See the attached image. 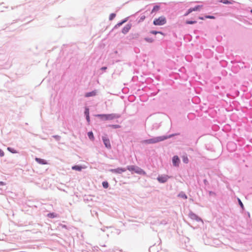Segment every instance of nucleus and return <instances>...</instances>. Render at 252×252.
Returning a JSON list of instances; mask_svg holds the SVG:
<instances>
[{"mask_svg": "<svg viewBox=\"0 0 252 252\" xmlns=\"http://www.w3.org/2000/svg\"><path fill=\"white\" fill-rule=\"evenodd\" d=\"M238 201H239V203L240 205L241 206V207L242 208H243L244 206H243V204L242 202H241V201L239 199H238Z\"/></svg>", "mask_w": 252, "mask_h": 252, "instance_id": "28", "label": "nucleus"}, {"mask_svg": "<svg viewBox=\"0 0 252 252\" xmlns=\"http://www.w3.org/2000/svg\"><path fill=\"white\" fill-rule=\"evenodd\" d=\"M191 12H189V9L188 10V12L185 14V16H187L188 15H189V13H190Z\"/></svg>", "mask_w": 252, "mask_h": 252, "instance_id": "32", "label": "nucleus"}, {"mask_svg": "<svg viewBox=\"0 0 252 252\" xmlns=\"http://www.w3.org/2000/svg\"><path fill=\"white\" fill-rule=\"evenodd\" d=\"M3 156H4V153L3 152H0V156L3 157Z\"/></svg>", "mask_w": 252, "mask_h": 252, "instance_id": "31", "label": "nucleus"}, {"mask_svg": "<svg viewBox=\"0 0 252 252\" xmlns=\"http://www.w3.org/2000/svg\"><path fill=\"white\" fill-rule=\"evenodd\" d=\"M173 164L174 166H178L180 162V159L178 156H175L172 159Z\"/></svg>", "mask_w": 252, "mask_h": 252, "instance_id": "8", "label": "nucleus"}, {"mask_svg": "<svg viewBox=\"0 0 252 252\" xmlns=\"http://www.w3.org/2000/svg\"><path fill=\"white\" fill-rule=\"evenodd\" d=\"M126 22V21H123V22H121V23H118V26H121V25H122L124 22Z\"/></svg>", "mask_w": 252, "mask_h": 252, "instance_id": "30", "label": "nucleus"}, {"mask_svg": "<svg viewBox=\"0 0 252 252\" xmlns=\"http://www.w3.org/2000/svg\"><path fill=\"white\" fill-rule=\"evenodd\" d=\"M86 119H87V120L88 122V123H89V122H90V117H89V116H86Z\"/></svg>", "mask_w": 252, "mask_h": 252, "instance_id": "29", "label": "nucleus"}, {"mask_svg": "<svg viewBox=\"0 0 252 252\" xmlns=\"http://www.w3.org/2000/svg\"><path fill=\"white\" fill-rule=\"evenodd\" d=\"M166 137H158L155 139H151L148 140V143H155L166 139Z\"/></svg>", "mask_w": 252, "mask_h": 252, "instance_id": "4", "label": "nucleus"}, {"mask_svg": "<svg viewBox=\"0 0 252 252\" xmlns=\"http://www.w3.org/2000/svg\"><path fill=\"white\" fill-rule=\"evenodd\" d=\"M102 186L105 189H107L109 186V184L107 182H103L102 183Z\"/></svg>", "mask_w": 252, "mask_h": 252, "instance_id": "17", "label": "nucleus"}, {"mask_svg": "<svg viewBox=\"0 0 252 252\" xmlns=\"http://www.w3.org/2000/svg\"><path fill=\"white\" fill-rule=\"evenodd\" d=\"M202 7V5H197L193 8H190L189 9V12H192V11L199 10Z\"/></svg>", "mask_w": 252, "mask_h": 252, "instance_id": "11", "label": "nucleus"}, {"mask_svg": "<svg viewBox=\"0 0 252 252\" xmlns=\"http://www.w3.org/2000/svg\"><path fill=\"white\" fill-rule=\"evenodd\" d=\"M159 8V7L158 5H156L154 7L152 11V12H153L154 11H158V9Z\"/></svg>", "mask_w": 252, "mask_h": 252, "instance_id": "19", "label": "nucleus"}, {"mask_svg": "<svg viewBox=\"0 0 252 252\" xmlns=\"http://www.w3.org/2000/svg\"><path fill=\"white\" fill-rule=\"evenodd\" d=\"M127 170L130 171H134L135 173L140 174H145V171L141 169L140 168L134 166V165H129L127 167Z\"/></svg>", "mask_w": 252, "mask_h": 252, "instance_id": "2", "label": "nucleus"}, {"mask_svg": "<svg viewBox=\"0 0 252 252\" xmlns=\"http://www.w3.org/2000/svg\"><path fill=\"white\" fill-rule=\"evenodd\" d=\"M98 117H99L102 120H111L115 118H118L120 116L119 115L110 114H99L97 115Z\"/></svg>", "mask_w": 252, "mask_h": 252, "instance_id": "1", "label": "nucleus"}, {"mask_svg": "<svg viewBox=\"0 0 252 252\" xmlns=\"http://www.w3.org/2000/svg\"><path fill=\"white\" fill-rule=\"evenodd\" d=\"M85 114L86 115V116H89V110L88 108H86Z\"/></svg>", "mask_w": 252, "mask_h": 252, "instance_id": "24", "label": "nucleus"}, {"mask_svg": "<svg viewBox=\"0 0 252 252\" xmlns=\"http://www.w3.org/2000/svg\"><path fill=\"white\" fill-rule=\"evenodd\" d=\"M183 161L184 162H185L186 163H188V161H189V159H188V157L187 156H183Z\"/></svg>", "mask_w": 252, "mask_h": 252, "instance_id": "16", "label": "nucleus"}, {"mask_svg": "<svg viewBox=\"0 0 252 252\" xmlns=\"http://www.w3.org/2000/svg\"><path fill=\"white\" fill-rule=\"evenodd\" d=\"M251 12L252 13V9L251 10Z\"/></svg>", "mask_w": 252, "mask_h": 252, "instance_id": "36", "label": "nucleus"}, {"mask_svg": "<svg viewBox=\"0 0 252 252\" xmlns=\"http://www.w3.org/2000/svg\"><path fill=\"white\" fill-rule=\"evenodd\" d=\"M110 171L111 172L114 173L121 174L123 172H125L126 170L125 168H117L116 169H111Z\"/></svg>", "mask_w": 252, "mask_h": 252, "instance_id": "6", "label": "nucleus"}, {"mask_svg": "<svg viewBox=\"0 0 252 252\" xmlns=\"http://www.w3.org/2000/svg\"><path fill=\"white\" fill-rule=\"evenodd\" d=\"M112 126V127L115 128H120V126L119 125H112V126Z\"/></svg>", "mask_w": 252, "mask_h": 252, "instance_id": "25", "label": "nucleus"}, {"mask_svg": "<svg viewBox=\"0 0 252 252\" xmlns=\"http://www.w3.org/2000/svg\"><path fill=\"white\" fill-rule=\"evenodd\" d=\"M145 40L149 42H152L153 41V39L151 38H145Z\"/></svg>", "mask_w": 252, "mask_h": 252, "instance_id": "26", "label": "nucleus"}, {"mask_svg": "<svg viewBox=\"0 0 252 252\" xmlns=\"http://www.w3.org/2000/svg\"><path fill=\"white\" fill-rule=\"evenodd\" d=\"M166 23V20L165 17L160 16L158 18L155 19L154 20L153 24L156 26H161Z\"/></svg>", "mask_w": 252, "mask_h": 252, "instance_id": "3", "label": "nucleus"}, {"mask_svg": "<svg viewBox=\"0 0 252 252\" xmlns=\"http://www.w3.org/2000/svg\"><path fill=\"white\" fill-rule=\"evenodd\" d=\"M131 24H127L125 27H124V28L122 30V32L124 34H126L127 33L130 29H131Z\"/></svg>", "mask_w": 252, "mask_h": 252, "instance_id": "9", "label": "nucleus"}, {"mask_svg": "<svg viewBox=\"0 0 252 252\" xmlns=\"http://www.w3.org/2000/svg\"><path fill=\"white\" fill-rule=\"evenodd\" d=\"M5 184L2 182H0V185L3 186Z\"/></svg>", "mask_w": 252, "mask_h": 252, "instance_id": "33", "label": "nucleus"}, {"mask_svg": "<svg viewBox=\"0 0 252 252\" xmlns=\"http://www.w3.org/2000/svg\"><path fill=\"white\" fill-rule=\"evenodd\" d=\"M96 91H94L90 93H87L85 94L86 97H90V96H93L96 95Z\"/></svg>", "mask_w": 252, "mask_h": 252, "instance_id": "12", "label": "nucleus"}, {"mask_svg": "<svg viewBox=\"0 0 252 252\" xmlns=\"http://www.w3.org/2000/svg\"><path fill=\"white\" fill-rule=\"evenodd\" d=\"M88 136L89 138L92 140H94V136L93 132L90 131L88 133Z\"/></svg>", "mask_w": 252, "mask_h": 252, "instance_id": "14", "label": "nucleus"}, {"mask_svg": "<svg viewBox=\"0 0 252 252\" xmlns=\"http://www.w3.org/2000/svg\"><path fill=\"white\" fill-rule=\"evenodd\" d=\"M182 197H185V198H187V196H186L185 194H184V195H182Z\"/></svg>", "mask_w": 252, "mask_h": 252, "instance_id": "35", "label": "nucleus"}, {"mask_svg": "<svg viewBox=\"0 0 252 252\" xmlns=\"http://www.w3.org/2000/svg\"><path fill=\"white\" fill-rule=\"evenodd\" d=\"M220 2L224 4H231L232 2L227 0H220Z\"/></svg>", "mask_w": 252, "mask_h": 252, "instance_id": "18", "label": "nucleus"}, {"mask_svg": "<svg viewBox=\"0 0 252 252\" xmlns=\"http://www.w3.org/2000/svg\"><path fill=\"white\" fill-rule=\"evenodd\" d=\"M102 140L105 147L108 149H110L111 145L109 139L106 137H102Z\"/></svg>", "mask_w": 252, "mask_h": 252, "instance_id": "5", "label": "nucleus"}, {"mask_svg": "<svg viewBox=\"0 0 252 252\" xmlns=\"http://www.w3.org/2000/svg\"><path fill=\"white\" fill-rule=\"evenodd\" d=\"M48 217L50 218H54L57 217V215L54 213H50L47 215Z\"/></svg>", "mask_w": 252, "mask_h": 252, "instance_id": "15", "label": "nucleus"}, {"mask_svg": "<svg viewBox=\"0 0 252 252\" xmlns=\"http://www.w3.org/2000/svg\"><path fill=\"white\" fill-rule=\"evenodd\" d=\"M72 169L77 171H81L82 167L79 165H75L72 167Z\"/></svg>", "mask_w": 252, "mask_h": 252, "instance_id": "13", "label": "nucleus"}, {"mask_svg": "<svg viewBox=\"0 0 252 252\" xmlns=\"http://www.w3.org/2000/svg\"><path fill=\"white\" fill-rule=\"evenodd\" d=\"M205 17L208 19H215V17L213 16H206Z\"/></svg>", "mask_w": 252, "mask_h": 252, "instance_id": "27", "label": "nucleus"}, {"mask_svg": "<svg viewBox=\"0 0 252 252\" xmlns=\"http://www.w3.org/2000/svg\"><path fill=\"white\" fill-rule=\"evenodd\" d=\"M151 33H152V34H157L158 33L163 34V33L161 32H157V31H151Z\"/></svg>", "mask_w": 252, "mask_h": 252, "instance_id": "22", "label": "nucleus"}, {"mask_svg": "<svg viewBox=\"0 0 252 252\" xmlns=\"http://www.w3.org/2000/svg\"><path fill=\"white\" fill-rule=\"evenodd\" d=\"M107 67H103L101 68V69H103V70H105L106 69Z\"/></svg>", "mask_w": 252, "mask_h": 252, "instance_id": "34", "label": "nucleus"}, {"mask_svg": "<svg viewBox=\"0 0 252 252\" xmlns=\"http://www.w3.org/2000/svg\"><path fill=\"white\" fill-rule=\"evenodd\" d=\"M196 23V21H187L186 23L187 24H193Z\"/></svg>", "mask_w": 252, "mask_h": 252, "instance_id": "21", "label": "nucleus"}, {"mask_svg": "<svg viewBox=\"0 0 252 252\" xmlns=\"http://www.w3.org/2000/svg\"><path fill=\"white\" fill-rule=\"evenodd\" d=\"M116 16V14H114V13H112L110 14V16H109V19L110 20H113Z\"/></svg>", "mask_w": 252, "mask_h": 252, "instance_id": "20", "label": "nucleus"}, {"mask_svg": "<svg viewBox=\"0 0 252 252\" xmlns=\"http://www.w3.org/2000/svg\"><path fill=\"white\" fill-rule=\"evenodd\" d=\"M169 179V177L167 175H162L158 178V180L159 182L164 183L166 182Z\"/></svg>", "mask_w": 252, "mask_h": 252, "instance_id": "7", "label": "nucleus"}, {"mask_svg": "<svg viewBox=\"0 0 252 252\" xmlns=\"http://www.w3.org/2000/svg\"><path fill=\"white\" fill-rule=\"evenodd\" d=\"M7 150H8L9 151H10V152L12 153H17V152H16L15 150H13V149H12L11 148H9V147H8V148H7Z\"/></svg>", "mask_w": 252, "mask_h": 252, "instance_id": "23", "label": "nucleus"}, {"mask_svg": "<svg viewBox=\"0 0 252 252\" xmlns=\"http://www.w3.org/2000/svg\"><path fill=\"white\" fill-rule=\"evenodd\" d=\"M35 159L39 164H47V161L43 159L36 158Z\"/></svg>", "mask_w": 252, "mask_h": 252, "instance_id": "10", "label": "nucleus"}]
</instances>
